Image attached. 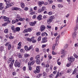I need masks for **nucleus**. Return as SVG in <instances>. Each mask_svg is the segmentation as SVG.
Masks as SVG:
<instances>
[{"instance_id":"nucleus-1","label":"nucleus","mask_w":78,"mask_h":78,"mask_svg":"<svg viewBox=\"0 0 78 78\" xmlns=\"http://www.w3.org/2000/svg\"><path fill=\"white\" fill-rule=\"evenodd\" d=\"M14 58H9L8 61V63H10L11 62V65L10 64L9 65V67L11 69H12V65L13 64H14Z\"/></svg>"},{"instance_id":"nucleus-2","label":"nucleus","mask_w":78,"mask_h":78,"mask_svg":"<svg viewBox=\"0 0 78 78\" xmlns=\"http://www.w3.org/2000/svg\"><path fill=\"white\" fill-rule=\"evenodd\" d=\"M68 60H69V63H68L67 64L66 66L67 67H70L71 66V63L73 61H74L75 60V58H73V57L71 56L70 57H68Z\"/></svg>"},{"instance_id":"nucleus-3","label":"nucleus","mask_w":78,"mask_h":78,"mask_svg":"<svg viewBox=\"0 0 78 78\" xmlns=\"http://www.w3.org/2000/svg\"><path fill=\"white\" fill-rule=\"evenodd\" d=\"M59 37H60V35H58V36L56 37L55 44H54L52 47V49L53 51L55 50V46H56V45H58V44H59L58 41Z\"/></svg>"},{"instance_id":"nucleus-4","label":"nucleus","mask_w":78,"mask_h":78,"mask_svg":"<svg viewBox=\"0 0 78 78\" xmlns=\"http://www.w3.org/2000/svg\"><path fill=\"white\" fill-rule=\"evenodd\" d=\"M1 17H2V19H4V21L5 22H7V23H10V22H11V21L9 20V18L5 16L3 17L2 16Z\"/></svg>"},{"instance_id":"nucleus-5","label":"nucleus","mask_w":78,"mask_h":78,"mask_svg":"<svg viewBox=\"0 0 78 78\" xmlns=\"http://www.w3.org/2000/svg\"><path fill=\"white\" fill-rule=\"evenodd\" d=\"M14 66H15V67H20V63L18 62V61L17 60H16L15 62Z\"/></svg>"},{"instance_id":"nucleus-6","label":"nucleus","mask_w":78,"mask_h":78,"mask_svg":"<svg viewBox=\"0 0 78 78\" xmlns=\"http://www.w3.org/2000/svg\"><path fill=\"white\" fill-rule=\"evenodd\" d=\"M41 67L40 66H38L36 68V71L34 72L35 73H39L40 72V69Z\"/></svg>"},{"instance_id":"nucleus-7","label":"nucleus","mask_w":78,"mask_h":78,"mask_svg":"<svg viewBox=\"0 0 78 78\" xmlns=\"http://www.w3.org/2000/svg\"><path fill=\"white\" fill-rule=\"evenodd\" d=\"M33 45H31L29 48H28L27 46H25L24 47V48L27 51V50H30V49H31L33 48Z\"/></svg>"},{"instance_id":"nucleus-8","label":"nucleus","mask_w":78,"mask_h":78,"mask_svg":"<svg viewBox=\"0 0 78 78\" xmlns=\"http://www.w3.org/2000/svg\"><path fill=\"white\" fill-rule=\"evenodd\" d=\"M47 37H45L42 38V41H41V43H45L47 41Z\"/></svg>"},{"instance_id":"nucleus-9","label":"nucleus","mask_w":78,"mask_h":78,"mask_svg":"<svg viewBox=\"0 0 78 78\" xmlns=\"http://www.w3.org/2000/svg\"><path fill=\"white\" fill-rule=\"evenodd\" d=\"M21 18V17H20V15H16V20L17 22H18L19 20L20 21V20Z\"/></svg>"},{"instance_id":"nucleus-10","label":"nucleus","mask_w":78,"mask_h":78,"mask_svg":"<svg viewBox=\"0 0 78 78\" xmlns=\"http://www.w3.org/2000/svg\"><path fill=\"white\" fill-rule=\"evenodd\" d=\"M44 4V1H39L38 2V5L39 7H41L42 6V5Z\"/></svg>"},{"instance_id":"nucleus-11","label":"nucleus","mask_w":78,"mask_h":78,"mask_svg":"<svg viewBox=\"0 0 78 78\" xmlns=\"http://www.w3.org/2000/svg\"><path fill=\"white\" fill-rule=\"evenodd\" d=\"M35 60H33L31 62H28V66H32V65H33L34 64V62H35Z\"/></svg>"},{"instance_id":"nucleus-12","label":"nucleus","mask_w":78,"mask_h":78,"mask_svg":"<svg viewBox=\"0 0 78 78\" xmlns=\"http://www.w3.org/2000/svg\"><path fill=\"white\" fill-rule=\"evenodd\" d=\"M45 29V27L44 26V25H42L41 26V27H40V29L41 30V31L42 32V31H43Z\"/></svg>"},{"instance_id":"nucleus-13","label":"nucleus","mask_w":78,"mask_h":78,"mask_svg":"<svg viewBox=\"0 0 78 78\" xmlns=\"http://www.w3.org/2000/svg\"><path fill=\"white\" fill-rule=\"evenodd\" d=\"M20 30V28L19 27H17L16 28V29H15V30L13 31V33H16V31H19Z\"/></svg>"},{"instance_id":"nucleus-14","label":"nucleus","mask_w":78,"mask_h":78,"mask_svg":"<svg viewBox=\"0 0 78 78\" xmlns=\"http://www.w3.org/2000/svg\"><path fill=\"white\" fill-rule=\"evenodd\" d=\"M42 15H39L37 17V19L38 20H42Z\"/></svg>"},{"instance_id":"nucleus-15","label":"nucleus","mask_w":78,"mask_h":78,"mask_svg":"<svg viewBox=\"0 0 78 78\" xmlns=\"http://www.w3.org/2000/svg\"><path fill=\"white\" fill-rule=\"evenodd\" d=\"M67 51H65L64 52V53H63V55H61V58H62L63 57H64L67 55Z\"/></svg>"},{"instance_id":"nucleus-16","label":"nucleus","mask_w":78,"mask_h":78,"mask_svg":"<svg viewBox=\"0 0 78 78\" xmlns=\"http://www.w3.org/2000/svg\"><path fill=\"white\" fill-rule=\"evenodd\" d=\"M76 32H75L73 34V38L75 39L76 37Z\"/></svg>"},{"instance_id":"nucleus-17","label":"nucleus","mask_w":78,"mask_h":78,"mask_svg":"<svg viewBox=\"0 0 78 78\" xmlns=\"http://www.w3.org/2000/svg\"><path fill=\"white\" fill-rule=\"evenodd\" d=\"M35 59H37V60H39L40 59H41V57L39 55H37L35 57Z\"/></svg>"},{"instance_id":"nucleus-18","label":"nucleus","mask_w":78,"mask_h":78,"mask_svg":"<svg viewBox=\"0 0 78 78\" xmlns=\"http://www.w3.org/2000/svg\"><path fill=\"white\" fill-rule=\"evenodd\" d=\"M36 22L34 21V23H33L32 22H30V23L29 24L31 26H34V24L36 23Z\"/></svg>"},{"instance_id":"nucleus-19","label":"nucleus","mask_w":78,"mask_h":78,"mask_svg":"<svg viewBox=\"0 0 78 78\" xmlns=\"http://www.w3.org/2000/svg\"><path fill=\"white\" fill-rule=\"evenodd\" d=\"M20 5L22 8H25V4L23 2H21L20 3Z\"/></svg>"},{"instance_id":"nucleus-20","label":"nucleus","mask_w":78,"mask_h":78,"mask_svg":"<svg viewBox=\"0 0 78 78\" xmlns=\"http://www.w3.org/2000/svg\"><path fill=\"white\" fill-rule=\"evenodd\" d=\"M52 22V20L51 19H49L47 21V23L48 24H50V23Z\"/></svg>"},{"instance_id":"nucleus-21","label":"nucleus","mask_w":78,"mask_h":78,"mask_svg":"<svg viewBox=\"0 0 78 78\" xmlns=\"http://www.w3.org/2000/svg\"><path fill=\"white\" fill-rule=\"evenodd\" d=\"M17 56L19 58H23L22 55L20 53H19L18 54Z\"/></svg>"},{"instance_id":"nucleus-22","label":"nucleus","mask_w":78,"mask_h":78,"mask_svg":"<svg viewBox=\"0 0 78 78\" xmlns=\"http://www.w3.org/2000/svg\"><path fill=\"white\" fill-rule=\"evenodd\" d=\"M45 10H46V7L45 6L42 7L41 8V11H44Z\"/></svg>"},{"instance_id":"nucleus-23","label":"nucleus","mask_w":78,"mask_h":78,"mask_svg":"<svg viewBox=\"0 0 78 78\" xmlns=\"http://www.w3.org/2000/svg\"><path fill=\"white\" fill-rule=\"evenodd\" d=\"M18 9L19 8L17 7H13L12 8V10H15V11H18Z\"/></svg>"},{"instance_id":"nucleus-24","label":"nucleus","mask_w":78,"mask_h":78,"mask_svg":"<svg viewBox=\"0 0 78 78\" xmlns=\"http://www.w3.org/2000/svg\"><path fill=\"white\" fill-rule=\"evenodd\" d=\"M61 76V75L60 74H59V72H58V73L56 75V76H55L56 78H57L58 76Z\"/></svg>"},{"instance_id":"nucleus-25","label":"nucleus","mask_w":78,"mask_h":78,"mask_svg":"<svg viewBox=\"0 0 78 78\" xmlns=\"http://www.w3.org/2000/svg\"><path fill=\"white\" fill-rule=\"evenodd\" d=\"M73 71V70H72V69H70L67 71V73H71Z\"/></svg>"},{"instance_id":"nucleus-26","label":"nucleus","mask_w":78,"mask_h":78,"mask_svg":"<svg viewBox=\"0 0 78 78\" xmlns=\"http://www.w3.org/2000/svg\"><path fill=\"white\" fill-rule=\"evenodd\" d=\"M78 29V24H76V28L74 29V31H76V30H77Z\"/></svg>"},{"instance_id":"nucleus-27","label":"nucleus","mask_w":78,"mask_h":78,"mask_svg":"<svg viewBox=\"0 0 78 78\" xmlns=\"http://www.w3.org/2000/svg\"><path fill=\"white\" fill-rule=\"evenodd\" d=\"M36 62L37 64H41V62H40L39 60L36 61Z\"/></svg>"},{"instance_id":"nucleus-28","label":"nucleus","mask_w":78,"mask_h":78,"mask_svg":"<svg viewBox=\"0 0 78 78\" xmlns=\"http://www.w3.org/2000/svg\"><path fill=\"white\" fill-rule=\"evenodd\" d=\"M48 58L49 59H52V56H51V55H48Z\"/></svg>"},{"instance_id":"nucleus-29","label":"nucleus","mask_w":78,"mask_h":78,"mask_svg":"<svg viewBox=\"0 0 78 78\" xmlns=\"http://www.w3.org/2000/svg\"><path fill=\"white\" fill-rule=\"evenodd\" d=\"M77 71V69H75L73 72L72 74H75V73H76V71Z\"/></svg>"},{"instance_id":"nucleus-30","label":"nucleus","mask_w":78,"mask_h":78,"mask_svg":"<svg viewBox=\"0 0 78 78\" xmlns=\"http://www.w3.org/2000/svg\"><path fill=\"white\" fill-rule=\"evenodd\" d=\"M14 4V2H10L9 4L10 6H13Z\"/></svg>"},{"instance_id":"nucleus-31","label":"nucleus","mask_w":78,"mask_h":78,"mask_svg":"<svg viewBox=\"0 0 78 78\" xmlns=\"http://www.w3.org/2000/svg\"><path fill=\"white\" fill-rule=\"evenodd\" d=\"M35 51L36 52H37V53H39V49L38 48H35Z\"/></svg>"},{"instance_id":"nucleus-32","label":"nucleus","mask_w":78,"mask_h":78,"mask_svg":"<svg viewBox=\"0 0 78 78\" xmlns=\"http://www.w3.org/2000/svg\"><path fill=\"white\" fill-rule=\"evenodd\" d=\"M58 8H63V6L61 4H58Z\"/></svg>"},{"instance_id":"nucleus-33","label":"nucleus","mask_w":78,"mask_h":78,"mask_svg":"<svg viewBox=\"0 0 78 78\" xmlns=\"http://www.w3.org/2000/svg\"><path fill=\"white\" fill-rule=\"evenodd\" d=\"M9 37L10 39H14V37L10 35Z\"/></svg>"},{"instance_id":"nucleus-34","label":"nucleus","mask_w":78,"mask_h":78,"mask_svg":"<svg viewBox=\"0 0 78 78\" xmlns=\"http://www.w3.org/2000/svg\"><path fill=\"white\" fill-rule=\"evenodd\" d=\"M33 30V28H29L27 30L29 32H30V31H31V30Z\"/></svg>"},{"instance_id":"nucleus-35","label":"nucleus","mask_w":78,"mask_h":78,"mask_svg":"<svg viewBox=\"0 0 78 78\" xmlns=\"http://www.w3.org/2000/svg\"><path fill=\"white\" fill-rule=\"evenodd\" d=\"M28 56H30L29 54H24V57L26 58H27V57H28Z\"/></svg>"},{"instance_id":"nucleus-36","label":"nucleus","mask_w":78,"mask_h":78,"mask_svg":"<svg viewBox=\"0 0 78 78\" xmlns=\"http://www.w3.org/2000/svg\"><path fill=\"white\" fill-rule=\"evenodd\" d=\"M41 40V36H39L38 38L37 41H40Z\"/></svg>"},{"instance_id":"nucleus-37","label":"nucleus","mask_w":78,"mask_h":78,"mask_svg":"<svg viewBox=\"0 0 78 78\" xmlns=\"http://www.w3.org/2000/svg\"><path fill=\"white\" fill-rule=\"evenodd\" d=\"M64 48H68V44H66L65 45Z\"/></svg>"},{"instance_id":"nucleus-38","label":"nucleus","mask_w":78,"mask_h":78,"mask_svg":"<svg viewBox=\"0 0 78 78\" xmlns=\"http://www.w3.org/2000/svg\"><path fill=\"white\" fill-rule=\"evenodd\" d=\"M41 65L43 66V67H45L46 65L44 63H42Z\"/></svg>"},{"instance_id":"nucleus-39","label":"nucleus","mask_w":78,"mask_h":78,"mask_svg":"<svg viewBox=\"0 0 78 78\" xmlns=\"http://www.w3.org/2000/svg\"><path fill=\"white\" fill-rule=\"evenodd\" d=\"M8 50H10L11 48V45L9 44L8 46Z\"/></svg>"},{"instance_id":"nucleus-40","label":"nucleus","mask_w":78,"mask_h":78,"mask_svg":"<svg viewBox=\"0 0 78 78\" xmlns=\"http://www.w3.org/2000/svg\"><path fill=\"white\" fill-rule=\"evenodd\" d=\"M4 33H8V30L7 29H6L4 30Z\"/></svg>"},{"instance_id":"nucleus-41","label":"nucleus","mask_w":78,"mask_h":78,"mask_svg":"<svg viewBox=\"0 0 78 78\" xmlns=\"http://www.w3.org/2000/svg\"><path fill=\"white\" fill-rule=\"evenodd\" d=\"M25 20V18H22L21 17V18L20 20V21H23Z\"/></svg>"},{"instance_id":"nucleus-42","label":"nucleus","mask_w":78,"mask_h":78,"mask_svg":"<svg viewBox=\"0 0 78 78\" xmlns=\"http://www.w3.org/2000/svg\"><path fill=\"white\" fill-rule=\"evenodd\" d=\"M20 51L21 53H24L25 51L23 49H21L20 50Z\"/></svg>"},{"instance_id":"nucleus-43","label":"nucleus","mask_w":78,"mask_h":78,"mask_svg":"<svg viewBox=\"0 0 78 78\" xmlns=\"http://www.w3.org/2000/svg\"><path fill=\"white\" fill-rule=\"evenodd\" d=\"M3 48H3V47L1 46L0 48V51H3Z\"/></svg>"},{"instance_id":"nucleus-44","label":"nucleus","mask_w":78,"mask_h":78,"mask_svg":"<svg viewBox=\"0 0 78 78\" xmlns=\"http://www.w3.org/2000/svg\"><path fill=\"white\" fill-rule=\"evenodd\" d=\"M27 40L29 42H31L32 41V40L29 38H27Z\"/></svg>"},{"instance_id":"nucleus-45","label":"nucleus","mask_w":78,"mask_h":78,"mask_svg":"<svg viewBox=\"0 0 78 78\" xmlns=\"http://www.w3.org/2000/svg\"><path fill=\"white\" fill-rule=\"evenodd\" d=\"M52 9H54V10H55V9H56V6H55V5H53L52 6Z\"/></svg>"},{"instance_id":"nucleus-46","label":"nucleus","mask_w":78,"mask_h":78,"mask_svg":"<svg viewBox=\"0 0 78 78\" xmlns=\"http://www.w3.org/2000/svg\"><path fill=\"white\" fill-rule=\"evenodd\" d=\"M8 25V23H5L4 24H3L2 26L3 27H6V25Z\"/></svg>"},{"instance_id":"nucleus-47","label":"nucleus","mask_w":78,"mask_h":78,"mask_svg":"<svg viewBox=\"0 0 78 78\" xmlns=\"http://www.w3.org/2000/svg\"><path fill=\"white\" fill-rule=\"evenodd\" d=\"M35 14V12H30V14L31 15H33V14Z\"/></svg>"},{"instance_id":"nucleus-48","label":"nucleus","mask_w":78,"mask_h":78,"mask_svg":"<svg viewBox=\"0 0 78 78\" xmlns=\"http://www.w3.org/2000/svg\"><path fill=\"white\" fill-rule=\"evenodd\" d=\"M64 50L62 49L61 51V53L62 55H63L64 53Z\"/></svg>"},{"instance_id":"nucleus-49","label":"nucleus","mask_w":78,"mask_h":78,"mask_svg":"<svg viewBox=\"0 0 78 78\" xmlns=\"http://www.w3.org/2000/svg\"><path fill=\"white\" fill-rule=\"evenodd\" d=\"M49 76L50 78H54V75H53V74H51V75H50Z\"/></svg>"},{"instance_id":"nucleus-50","label":"nucleus","mask_w":78,"mask_h":78,"mask_svg":"<svg viewBox=\"0 0 78 78\" xmlns=\"http://www.w3.org/2000/svg\"><path fill=\"white\" fill-rule=\"evenodd\" d=\"M52 54L53 55H56V54H57L55 52V51H52Z\"/></svg>"},{"instance_id":"nucleus-51","label":"nucleus","mask_w":78,"mask_h":78,"mask_svg":"<svg viewBox=\"0 0 78 78\" xmlns=\"http://www.w3.org/2000/svg\"><path fill=\"white\" fill-rule=\"evenodd\" d=\"M11 29L13 31H14L15 30V29H14V26H12L11 27Z\"/></svg>"},{"instance_id":"nucleus-52","label":"nucleus","mask_w":78,"mask_h":78,"mask_svg":"<svg viewBox=\"0 0 78 78\" xmlns=\"http://www.w3.org/2000/svg\"><path fill=\"white\" fill-rule=\"evenodd\" d=\"M73 55L74 57L76 58H78V56L77 55H76V54L74 53Z\"/></svg>"},{"instance_id":"nucleus-53","label":"nucleus","mask_w":78,"mask_h":78,"mask_svg":"<svg viewBox=\"0 0 78 78\" xmlns=\"http://www.w3.org/2000/svg\"><path fill=\"white\" fill-rule=\"evenodd\" d=\"M22 42H20L18 44V46H22Z\"/></svg>"},{"instance_id":"nucleus-54","label":"nucleus","mask_w":78,"mask_h":78,"mask_svg":"<svg viewBox=\"0 0 78 78\" xmlns=\"http://www.w3.org/2000/svg\"><path fill=\"white\" fill-rule=\"evenodd\" d=\"M36 15H34L32 16V19H36Z\"/></svg>"},{"instance_id":"nucleus-55","label":"nucleus","mask_w":78,"mask_h":78,"mask_svg":"<svg viewBox=\"0 0 78 78\" xmlns=\"http://www.w3.org/2000/svg\"><path fill=\"white\" fill-rule=\"evenodd\" d=\"M34 10L35 11H36V10H37V7L36 6H35V7H34Z\"/></svg>"},{"instance_id":"nucleus-56","label":"nucleus","mask_w":78,"mask_h":78,"mask_svg":"<svg viewBox=\"0 0 78 78\" xmlns=\"http://www.w3.org/2000/svg\"><path fill=\"white\" fill-rule=\"evenodd\" d=\"M70 14L68 13V14H67L66 16L65 17L66 18H68V17H69V16Z\"/></svg>"},{"instance_id":"nucleus-57","label":"nucleus","mask_w":78,"mask_h":78,"mask_svg":"<svg viewBox=\"0 0 78 78\" xmlns=\"http://www.w3.org/2000/svg\"><path fill=\"white\" fill-rule=\"evenodd\" d=\"M7 6H6V7H5V9H7V8H9V4L7 5Z\"/></svg>"},{"instance_id":"nucleus-58","label":"nucleus","mask_w":78,"mask_h":78,"mask_svg":"<svg viewBox=\"0 0 78 78\" xmlns=\"http://www.w3.org/2000/svg\"><path fill=\"white\" fill-rule=\"evenodd\" d=\"M46 46H47L46 44H43L42 46V48H45Z\"/></svg>"},{"instance_id":"nucleus-59","label":"nucleus","mask_w":78,"mask_h":78,"mask_svg":"<svg viewBox=\"0 0 78 78\" xmlns=\"http://www.w3.org/2000/svg\"><path fill=\"white\" fill-rule=\"evenodd\" d=\"M32 42L33 43H36V40L34 39L32 40Z\"/></svg>"},{"instance_id":"nucleus-60","label":"nucleus","mask_w":78,"mask_h":78,"mask_svg":"<svg viewBox=\"0 0 78 78\" xmlns=\"http://www.w3.org/2000/svg\"><path fill=\"white\" fill-rule=\"evenodd\" d=\"M53 14V13L52 12H49L48 14L50 15L51 16V15H52V14Z\"/></svg>"},{"instance_id":"nucleus-61","label":"nucleus","mask_w":78,"mask_h":78,"mask_svg":"<svg viewBox=\"0 0 78 78\" xmlns=\"http://www.w3.org/2000/svg\"><path fill=\"white\" fill-rule=\"evenodd\" d=\"M10 44L9 42H7L5 44V45L6 46H8Z\"/></svg>"},{"instance_id":"nucleus-62","label":"nucleus","mask_w":78,"mask_h":78,"mask_svg":"<svg viewBox=\"0 0 78 78\" xmlns=\"http://www.w3.org/2000/svg\"><path fill=\"white\" fill-rule=\"evenodd\" d=\"M74 46L75 47H78V43H76L75 44Z\"/></svg>"},{"instance_id":"nucleus-63","label":"nucleus","mask_w":78,"mask_h":78,"mask_svg":"<svg viewBox=\"0 0 78 78\" xmlns=\"http://www.w3.org/2000/svg\"><path fill=\"white\" fill-rule=\"evenodd\" d=\"M40 34H41V32H38L36 34V35L37 36H39Z\"/></svg>"},{"instance_id":"nucleus-64","label":"nucleus","mask_w":78,"mask_h":78,"mask_svg":"<svg viewBox=\"0 0 78 78\" xmlns=\"http://www.w3.org/2000/svg\"><path fill=\"white\" fill-rule=\"evenodd\" d=\"M76 23H78V16H77V19L76 20Z\"/></svg>"}]
</instances>
